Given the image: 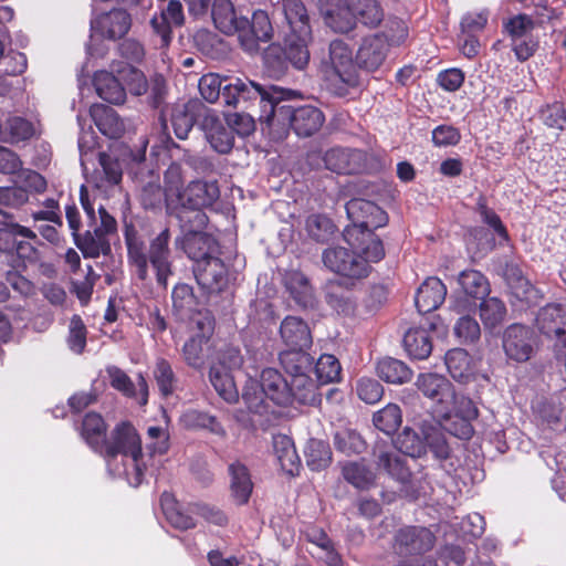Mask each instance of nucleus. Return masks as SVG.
I'll return each mask as SVG.
<instances>
[{
    "label": "nucleus",
    "instance_id": "obj_1",
    "mask_svg": "<svg viewBox=\"0 0 566 566\" xmlns=\"http://www.w3.org/2000/svg\"><path fill=\"white\" fill-rule=\"evenodd\" d=\"M344 240L350 247H331L323 251L322 261L331 272L349 280H360L370 272V263L385 256L381 240L375 233L361 232L358 227H346Z\"/></svg>",
    "mask_w": 566,
    "mask_h": 566
},
{
    "label": "nucleus",
    "instance_id": "obj_2",
    "mask_svg": "<svg viewBox=\"0 0 566 566\" xmlns=\"http://www.w3.org/2000/svg\"><path fill=\"white\" fill-rule=\"evenodd\" d=\"M101 454L113 476L126 479L132 486L143 482L145 463L142 440L130 423L120 422L114 428Z\"/></svg>",
    "mask_w": 566,
    "mask_h": 566
},
{
    "label": "nucleus",
    "instance_id": "obj_3",
    "mask_svg": "<svg viewBox=\"0 0 566 566\" xmlns=\"http://www.w3.org/2000/svg\"><path fill=\"white\" fill-rule=\"evenodd\" d=\"M127 258L134 274L140 280L149 279V265L153 269L157 284L167 287L168 279L174 274L171 250L169 248L170 233L164 229L149 243L148 249L129 231H126Z\"/></svg>",
    "mask_w": 566,
    "mask_h": 566
},
{
    "label": "nucleus",
    "instance_id": "obj_4",
    "mask_svg": "<svg viewBox=\"0 0 566 566\" xmlns=\"http://www.w3.org/2000/svg\"><path fill=\"white\" fill-rule=\"evenodd\" d=\"M282 6L289 32L284 38L285 59L297 70L310 62L308 44L312 41V27L307 10L302 0H279Z\"/></svg>",
    "mask_w": 566,
    "mask_h": 566
},
{
    "label": "nucleus",
    "instance_id": "obj_5",
    "mask_svg": "<svg viewBox=\"0 0 566 566\" xmlns=\"http://www.w3.org/2000/svg\"><path fill=\"white\" fill-rule=\"evenodd\" d=\"M220 197L217 181L195 180L177 195L172 214L184 224L205 228L208 221L203 209L210 208Z\"/></svg>",
    "mask_w": 566,
    "mask_h": 566
},
{
    "label": "nucleus",
    "instance_id": "obj_6",
    "mask_svg": "<svg viewBox=\"0 0 566 566\" xmlns=\"http://www.w3.org/2000/svg\"><path fill=\"white\" fill-rule=\"evenodd\" d=\"M240 105L248 104L253 99H259V120L262 124H266L268 127L273 125L275 104H280L283 101H292L301 97V93L298 91L284 88L276 85L262 86L247 78L240 83Z\"/></svg>",
    "mask_w": 566,
    "mask_h": 566
},
{
    "label": "nucleus",
    "instance_id": "obj_7",
    "mask_svg": "<svg viewBox=\"0 0 566 566\" xmlns=\"http://www.w3.org/2000/svg\"><path fill=\"white\" fill-rule=\"evenodd\" d=\"M324 122L325 116L316 106L293 107L275 104L273 125L270 128L290 126L297 136L308 137L318 132Z\"/></svg>",
    "mask_w": 566,
    "mask_h": 566
},
{
    "label": "nucleus",
    "instance_id": "obj_8",
    "mask_svg": "<svg viewBox=\"0 0 566 566\" xmlns=\"http://www.w3.org/2000/svg\"><path fill=\"white\" fill-rule=\"evenodd\" d=\"M357 64L353 51L343 40H333L328 45V55L322 61V69L328 80H338L346 86L358 84Z\"/></svg>",
    "mask_w": 566,
    "mask_h": 566
},
{
    "label": "nucleus",
    "instance_id": "obj_9",
    "mask_svg": "<svg viewBox=\"0 0 566 566\" xmlns=\"http://www.w3.org/2000/svg\"><path fill=\"white\" fill-rule=\"evenodd\" d=\"M418 390L432 402L433 411L441 418H450L454 406V387L443 376L426 373L416 380Z\"/></svg>",
    "mask_w": 566,
    "mask_h": 566
},
{
    "label": "nucleus",
    "instance_id": "obj_10",
    "mask_svg": "<svg viewBox=\"0 0 566 566\" xmlns=\"http://www.w3.org/2000/svg\"><path fill=\"white\" fill-rule=\"evenodd\" d=\"M503 27L511 38L512 50L517 60H528L538 46L537 39L532 34L535 29L533 19L527 14H517L504 22Z\"/></svg>",
    "mask_w": 566,
    "mask_h": 566
},
{
    "label": "nucleus",
    "instance_id": "obj_11",
    "mask_svg": "<svg viewBox=\"0 0 566 566\" xmlns=\"http://www.w3.org/2000/svg\"><path fill=\"white\" fill-rule=\"evenodd\" d=\"M537 342L534 332L523 324L509 325L502 335V347L506 357L516 363H524L533 356Z\"/></svg>",
    "mask_w": 566,
    "mask_h": 566
},
{
    "label": "nucleus",
    "instance_id": "obj_12",
    "mask_svg": "<svg viewBox=\"0 0 566 566\" xmlns=\"http://www.w3.org/2000/svg\"><path fill=\"white\" fill-rule=\"evenodd\" d=\"M181 237L176 239V244L180 247L189 259L196 262V265L211 258L218 251V244L216 240L205 233L203 228H196L192 224L186 226L184 222H179Z\"/></svg>",
    "mask_w": 566,
    "mask_h": 566
},
{
    "label": "nucleus",
    "instance_id": "obj_13",
    "mask_svg": "<svg viewBox=\"0 0 566 566\" xmlns=\"http://www.w3.org/2000/svg\"><path fill=\"white\" fill-rule=\"evenodd\" d=\"M346 212L352 220L348 227H358L361 232L374 233L373 229L384 227L388 221L387 213L379 206L360 198L349 200Z\"/></svg>",
    "mask_w": 566,
    "mask_h": 566
},
{
    "label": "nucleus",
    "instance_id": "obj_14",
    "mask_svg": "<svg viewBox=\"0 0 566 566\" xmlns=\"http://www.w3.org/2000/svg\"><path fill=\"white\" fill-rule=\"evenodd\" d=\"M389 52V43L381 33H374L361 39L355 62L357 66L366 72H376L385 63Z\"/></svg>",
    "mask_w": 566,
    "mask_h": 566
},
{
    "label": "nucleus",
    "instance_id": "obj_15",
    "mask_svg": "<svg viewBox=\"0 0 566 566\" xmlns=\"http://www.w3.org/2000/svg\"><path fill=\"white\" fill-rule=\"evenodd\" d=\"M434 536L426 527L406 526L395 535L394 549L400 556L419 555L430 551Z\"/></svg>",
    "mask_w": 566,
    "mask_h": 566
},
{
    "label": "nucleus",
    "instance_id": "obj_16",
    "mask_svg": "<svg viewBox=\"0 0 566 566\" xmlns=\"http://www.w3.org/2000/svg\"><path fill=\"white\" fill-rule=\"evenodd\" d=\"M319 12L325 24L337 33H348L356 27L352 0H319Z\"/></svg>",
    "mask_w": 566,
    "mask_h": 566
},
{
    "label": "nucleus",
    "instance_id": "obj_17",
    "mask_svg": "<svg viewBox=\"0 0 566 566\" xmlns=\"http://www.w3.org/2000/svg\"><path fill=\"white\" fill-rule=\"evenodd\" d=\"M193 271L198 284L208 293H219L228 286L227 266L214 255L199 262Z\"/></svg>",
    "mask_w": 566,
    "mask_h": 566
},
{
    "label": "nucleus",
    "instance_id": "obj_18",
    "mask_svg": "<svg viewBox=\"0 0 566 566\" xmlns=\"http://www.w3.org/2000/svg\"><path fill=\"white\" fill-rule=\"evenodd\" d=\"M272 35L273 27L269 14L263 10H256L251 21L249 20V25L239 31L238 38L244 51L254 53L259 50V42H268Z\"/></svg>",
    "mask_w": 566,
    "mask_h": 566
},
{
    "label": "nucleus",
    "instance_id": "obj_19",
    "mask_svg": "<svg viewBox=\"0 0 566 566\" xmlns=\"http://www.w3.org/2000/svg\"><path fill=\"white\" fill-rule=\"evenodd\" d=\"M130 27V14L123 9L111 10L91 21L92 32L109 40L122 39Z\"/></svg>",
    "mask_w": 566,
    "mask_h": 566
},
{
    "label": "nucleus",
    "instance_id": "obj_20",
    "mask_svg": "<svg viewBox=\"0 0 566 566\" xmlns=\"http://www.w3.org/2000/svg\"><path fill=\"white\" fill-rule=\"evenodd\" d=\"M137 184L139 187V201L145 209H159L163 203L167 201V207L171 212L174 207L168 199V195L160 186L159 174L154 170L147 172L139 171L136 174Z\"/></svg>",
    "mask_w": 566,
    "mask_h": 566
},
{
    "label": "nucleus",
    "instance_id": "obj_21",
    "mask_svg": "<svg viewBox=\"0 0 566 566\" xmlns=\"http://www.w3.org/2000/svg\"><path fill=\"white\" fill-rule=\"evenodd\" d=\"M200 127L205 132L210 146L217 153L228 154L232 149L234 143L233 134L216 113L206 111Z\"/></svg>",
    "mask_w": 566,
    "mask_h": 566
},
{
    "label": "nucleus",
    "instance_id": "obj_22",
    "mask_svg": "<svg viewBox=\"0 0 566 566\" xmlns=\"http://www.w3.org/2000/svg\"><path fill=\"white\" fill-rule=\"evenodd\" d=\"M323 160L328 170L350 175L364 168L365 155L357 149L334 147L325 153Z\"/></svg>",
    "mask_w": 566,
    "mask_h": 566
},
{
    "label": "nucleus",
    "instance_id": "obj_23",
    "mask_svg": "<svg viewBox=\"0 0 566 566\" xmlns=\"http://www.w3.org/2000/svg\"><path fill=\"white\" fill-rule=\"evenodd\" d=\"M106 375L111 386L125 397L136 398L138 403L144 406L148 401V385L142 374L138 375L137 385L130 377L117 366H107Z\"/></svg>",
    "mask_w": 566,
    "mask_h": 566
},
{
    "label": "nucleus",
    "instance_id": "obj_24",
    "mask_svg": "<svg viewBox=\"0 0 566 566\" xmlns=\"http://www.w3.org/2000/svg\"><path fill=\"white\" fill-rule=\"evenodd\" d=\"M185 22L182 4L179 0H170L167 8L150 20V25L161 39V45L167 46L171 41V28L181 27Z\"/></svg>",
    "mask_w": 566,
    "mask_h": 566
},
{
    "label": "nucleus",
    "instance_id": "obj_25",
    "mask_svg": "<svg viewBox=\"0 0 566 566\" xmlns=\"http://www.w3.org/2000/svg\"><path fill=\"white\" fill-rule=\"evenodd\" d=\"M454 311L463 314L458 318L454 324L453 332L455 337L462 344H474L481 337V327L479 322L471 315H465V312L475 308V303L458 297L453 304Z\"/></svg>",
    "mask_w": 566,
    "mask_h": 566
},
{
    "label": "nucleus",
    "instance_id": "obj_26",
    "mask_svg": "<svg viewBox=\"0 0 566 566\" xmlns=\"http://www.w3.org/2000/svg\"><path fill=\"white\" fill-rule=\"evenodd\" d=\"M259 386L263 389L268 400L276 406H289L293 402L289 381L274 368L262 370Z\"/></svg>",
    "mask_w": 566,
    "mask_h": 566
},
{
    "label": "nucleus",
    "instance_id": "obj_27",
    "mask_svg": "<svg viewBox=\"0 0 566 566\" xmlns=\"http://www.w3.org/2000/svg\"><path fill=\"white\" fill-rule=\"evenodd\" d=\"M211 14L216 28L224 34H239L249 25V19L238 17L230 0H214Z\"/></svg>",
    "mask_w": 566,
    "mask_h": 566
},
{
    "label": "nucleus",
    "instance_id": "obj_28",
    "mask_svg": "<svg viewBox=\"0 0 566 566\" xmlns=\"http://www.w3.org/2000/svg\"><path fill=\"white\" fill-rule=\"evenodd\" d=\"M374 458L378 469L386 471L392 479L401 483H407L410 480V470L406 467L403 458L395 450L382 443H377L374 448Z\"/></svg>",
    "mask_w": 566,
    "mask_h": 566
},
{
    "label": "nucleus",
    "instance_id": "obj_29",
    "mask_svg": "<svg viewBox=\"0 0 566 566\" xmlns=\"http://www.w3.org/2000/svg\"><path fill=\"white\" fill-rule=\"evenodd\" d=\"M93 85L97 95L111 104H123L126 99V90L119 75L113 71V64L111 72L97 71L94 74Z\"/></svg>",
    "mask_w": 566,
    "mask_h": 566
},
{
    "label": "nucleus",
    "instance_id": "obj_30",
    "mask_svg": "<svg viewBox=\"0 0 566 566\" xmlns=\"http://www.w3.org/2000/svg\"><path fill=\"white\" fill-rule=\"evenodd\" d=\"M447 287L438 277L427 279L418 289L415 303L419 313L436 311L446 300Z\"/></svg>",
    "mask_w": 566,
    "mask_h": 566
},
{
    "label": "nucleus",
    "instance_id": "obj_31",
    "mask_svg": "<svg viewBox=\"0 0 566 566\" xmlns=\"http://www.w3.org/2000/svg\"><path fill=\"white\" fill-rule=\"evenodd\" d=\"M90 115L103 135L109 138H119L123 135L125 125L112 107L94 104L90 108Z\"/></svg>",
    "mask_w": 566,
    "mask_h": 566
},
{
    "label": "nucleus",
    "instance_id": "obj_32",
    "mask_svg": "<svg viewBox=\"0 0 566 566\" xmlns=\"http://www.w3.org/2000/svg\"><path fill=\"white\" fill-rule=\"evenodd\" d=\"M283 342L290 348H307L312 344V336L307 324L295 316H287L280 327Z\"/></svg>",
    "mask_w": 566,
    "mask_h": 566
},
{
    "label": "nucleus",
    "instance_id": "obj_33",
    "mask_svg": "<svg viewBox=\"0 0 566 566\" xmlns=\"http://www.w3.org/2000/svg\"><path fill=\"white\" fill-rule=\"evenodd\" d=\"M285 286L290 295L303 308H314L316 305V297L308 279L298 271H291L286 273Z\"/></svg>",
    "mask_w": 566,
    "mask_h": 566
},
{
    "label": "nucleus",
    "instance_id": "obj_34",
    "mask_svg": "<svg viewBox=\"0 0 566 566\" xmlns=\"http://www.w3.org/2000/svg\"><path fill=\"white\" fill-rule=\"evenodd\" d=\"M539 332L547 337L558 336L564 332L566 314L559 304H548L542 307L536 316Z\"/></svg>",
    "mask_w": 566,
    "mask_h": 566
},
{
    "label": "nucleus",
    "instance_id": "obj_35",
    "mask_svg": "<svg viewBox=\"0 0 566 566\" xmlns=\"http://www.w3.org/2000/svg\"><path fill=\"white\" fill-rule=\"evenodd\" d=\"M99 168L94 170L93 182L97 188L118 185L123 176V167L120 161L114 156L99 153Z\"/></svg>",
    "mask_w": 566,
    "mask_h": 566
},
{
    "label": "nucleus",
    "instance_id": "obj_36",
    "mask_svg": "<svg viewBox=\"0 0 566 566\" xmlns=\"http://www.w3.org/2000/svg\"><path fill=\"white\" fill-rule=\"evenodd\" d=\"M229 474L233 500L238 504H245L253 490V483L248 468L240 462H233L229 465Z\"/></svg>",
    "mask_w": 566,
    "mask_h": 566
},
{
    "label": "nucleus",
    "instance_id": "obj_37",
    "mask_svg": "<svg viewBox=\"0 0 566 566\" xmlns=\"http://www.w3.org/2000/svg\"><path fill=\"white\" fill-rule=\"evenodd\" d=\"M446 366L451 377L467 382L474 376V364L465 349L454 348L446 354Z\"/></svg>",
    "mask_w": 566,
    "mask_h": 566
},
{
    "label": "nucleus",
    "instance_id": "obj_38",
    "mask_svg": "<svg viewBox=\"0 0 566 566\" xmlns=\"http://www.w3.org/2000/svg\"><path fill=\"white\" fill-rule=\"evenodd\" d=\"M376 373L381 380L394 385L407 384L413 376V371L403 361L391 357L380 359Z\"/></svg>",
    "mask_w": 566,
    "mask_h": 566
},
{
    "label": "nucleus",
    "instance_id": "obj_39",
    "mask_svg": "<svg viewBox=\"0 0 566 566\" xmlns=\"http://www.w3.org/2000/svg\"><path fill=\"white\" fill-rule=\"evenodd\" d=\"M180 421L187 429L208 430L212 434L221 438L227 436L226 429L218 419L205 411L189 409L181 415Z\"/></svg>",
    "mask_w": 566,
    "mask_h": 566
},
{
    "label": "nucleus",
    "instance_id": "obj_40",
    "mask_svg": "<svg viewBox=\"0 0 566 566\" xmlns=\"http://www.w3.org/2000/svg\"><path fill=\"white\" fill-rule=\"evenodd\" d=\"M273 448L281 469L290 475L296 474L300 467V458L292 439L285 434L274 436Z\"/></svg>",
    "mask_w": 566,
    "mask_h": 566
},
{
    "label": "nucleus",
    "instance_id": "obj_41",
    "mask_svg": "<svg viewBox=\"0 0 566 566\" xmlns=\"http://www.w3.org/2000/svg\"><path fill=\"white\" fill-rule=\"evenodd\" d=\"M197 102L175 104L170 109V123L175 135L179 139H186L195 124Z\"/></svg>",
    "mask_w": 566,
    "mask_h": 566
},
{
    "label": "nucleus",
    "instance_id": "obj_42",
    "mask_svg": "<svg viewBox=\"0 0 566 566\" xmlns=\"http://www.w3.org/2000/svg\"><path fill=\"white\" fill-rule=\"evenodd\" d=\"M81 433L93 450L99 453L103 452L107 438L106 424L101 415L95 412L87 413L83 419Z\"/></svg>",
    "mask_w": 566,
    "mask_h": 566
},
{
    "label": "nucleus",
    "instance_id": "obj_43",
    "mask_svg": "<svg viewBox=\"0 0 566 566\" xmlns=\"http://www.w3.org/2000/svg\"><path fill=\"white\" fill-rule=\"evenodd\" d=\"M479 312L484 329L490 333L502 325L507 315L505 303L496 296L484 297L479 305Z\"/></svg>",
    "mask_w": 566,
    "mask_h": 566
},
{
    "label": "nucleus",
    "instance_id": "obj_44",
    "mask_svg": "<svg viewBox=\"0 0 566 566\" xmlns=\"http://www.w3.org/2000/svg\"><path fill=\"white\" fill-rule=\"evenodd\" d=\"M458 283L464 296L483 300L490 293V283L484 274L476 270H464L459 274Z\"/></svg>",
    "mask_w": 566,
    "mask_h": 566
},
{
    "label": "nucleus",
    "instance_id": "obj_45",
    "mask_svg": "<svg viewBox=\"0 0 566 566\" xmlns=\"http://www.w3.org/2000/svg\"><path fill=\"white\" fill-rule=\"evenodd\" d=\"M4 219L0 221V251L13 252L17 245V237L36 240V233L30 228L13 222L9 216L3 214Z\"/></svg>",
    "mask_w": 566,
    "mask_h": 566
},
{
    "label": "nucleus",
    "instance_id": "obj_46",
    "mask_svg": "<svg viewBox=\"0 0 566 566\" xmlns=\"http://www.w3.org/2000/svg\"><path fill=\"white\" fill-rule=\"evenodd\" d=\"M304 349L290 348L280 354V363L291 378L312 370L313 358Z\"/></svg>",
    "mask_w": 566,
    "mask_h": 566
},
{
    "label": "nucleus",
    "instance_id": "obj_47",
    "mask_svg": "<svg viewBox=\"0 0 566 566\" xmlns=\"http://www.w3.org/2000/svg\"><path fill=\"white\" fill-rule=\"evenodd\" d=\"M403 346L413 359H426L432 350L429 334L424 328H410L403 336Z\"/></svg>",
    "mask_w": 566,
    "mask_h": 566
},
{
    "label": "nucleus",
    "instance_id": "obj_48",
    "mask_svg": "<svg viewBox=\"0 0 566 566\" xmlns=\"http://www.w3.org/2000/svg\"><path fill=\"white\" fill-rule=\"evenodd\" d=\"M355 23L376 28L384 20V10L377 0H352Z\"/></svg>",
    "mask_w": 566,
    "mask_h": 566
},
{
    "label": "nucleus",
    "instance_id": "obj_49",
    "mask_svg": "<svg viewBox=\"0 0 566 566\" xmlns=\"http://www.w3.org/2000/svg\"><path fill=\"white\" fill-rule=\"evenodd\" d=\"M75 244L85 258H98L111 253V242L106 234L87 231L83 238L75 237Z\"/></svg>",
    "mask_w": 566,
    "mask_h": 566
},
{
    "label": "nucleus",
    "instance_id": "obj_50",
    "mask_svg": "<svg viewBox=\"0 0 566 566\" xmlns=\"http://www.w3.org/2000/svg\"><path fill=\"white\" fill-rule=\"evenodd\" d=\"M160 505L167 521L175 528L189 530L195 527L193 517L181 510L180 505L170 493H163Z\"/></svg>",
    "mask_w": 566,
    "mask_h": 566
},
{
    "label": "nucleus",
    "instance_id": "obj_51",
    "mask_svg": "<svg viewBox=\"0 0 566 566\" xmlns=\"http://www.w3.org/2000/svg\"><path fill=\"white\" fill-rule=\"evenodd\" d=\"M344 479L356 489L367 490L374 485L376 475L366 467L365 463L358 461H348L342 465Z\"/></svg>",
    "mask_w": 566,
    "mask_h": 566
},
{
    "label": "nucleus",
    "instance_id": "obj_52",
    "mask_svg": "<svg viewBox=\"0 0 566 566\" xmlns=\"http://www.w3.org/2000/svg\"><path fill=\"white\" fill-rule=\"evenodd\" d=\"M210 382L218 395L227 402L233 403L239 399V391L230 371H223L218 366H211Z\"/></svg>",
    "mask_w": 566,
    "mask_h": 566
},
{
    "label": "nucleus",
    "instance_id": "obj_53",
    "mask_svg": "<svg viewBox=\"0 0 566 566\" xmlns=\"http://www.w3.org/2000/svg\"><path fill=\"white\" fill-rule=\"evenodd\" d=\"M289 386L293 394V401L301 405H315L319 402V396L314 381L308 373L291 378Z\"/></svg>",
    "mask_w": 566,
    "mask_h": 566
},
{
    "label": "nucleus",
    "instance_id": "obj_54",
    "mask_svg": "<svg viewBox=\"0 0 566 566\" xmlns=\"http://www.w3.org/2000/svg\"><path fill=\"white\" fill-rule=\"evenodd\" d=\"M113 71L119 75L123 85L125 84L132 94L139 96L146 92L147 82L144 74L129 63L123 61L114 62Z\"/></svg>",
    "mask_w": 566,
    "mask_h": 566
},
{
    "label": "nucleus",
    "instance_id": "obj_55",
    "mask_svg": "<svg viewBox=\"0 0 566 566\" xmlns=\"http://www.w3.org/2000/svg\"><path fill=\"white\" fill-rule=\"evenodd\" d=\"M398 451L411 458L426 454L424 434L421 436L410 428H405L394 440Z\"/></svg>",
    "mask_w": 566,
    "mask_h": 566
},
{
    "label": "nucleus",
    "instance_id": "obj_56",
    "mask_svg": "<svg viewBox=\"0 0 566 566\" xmlns=\"http://www.w3.org/2000/svg\"><path fill=\"white\" fill-rule=\"evenodd\" d=\"M172 307L180 319H185L198 307V302L190 285L180 283L172 290Z\"/></svg>",
    "mask_w": 566,
    "mask_h": 566
},
{
    "label": "nucleus",
    "instance_id": "obj_57",
    "mask_svg": "<svg viewBox=\"0 0 566 566\" xmlns=\"http://www.w3.org/2000/svg\"><path fill=\"white\" fill-rule=\"evenodd\" d=\"M242 399L247 405L248 409L258 415L273 413L270 409V405L263 389L259 386V382L253 379H249L244 386Z\"/></svg>",
    "mask_w": 566,
    "mask_h": 566
},
{
    "label": "nucleus",
    "instance_id": "obj_58",
    "mask_svg": "<svg viewBox=\"0 0 566 566\" xmlns=\"http://www.w3.org/2000/svg\"><path fill=\"white\" fill-rule=\"evenodd\" d=\"M459 416L464 422L461 426V431L458 436L462 439H469L472 436L473 429L469 423L470 420L478 417V409L473 401L464 396H458L454 391V406L450 410V417L452 415Z\"/></svg>",
    "mask_w": 566,
    "mask_h": 566
},
{
    "label": "nucleus",
    "instance_id": "obj_59",
    "mask_svg": "<svg viewBox=\"0 0 566 566\" xmlns=\"http://www.w3.org/2000/svg\"><path fill=\"white\" fill-rule=\"evenodd\" d=\"M325 298L337 313L348 314L353 311V302L349 292L343 289L339 280L328 281L325 285Z\"/></svg>",
    "mask_w": 566,
    "mask_h": 566
},
{
    "label": "nucleus",
    "instance_id": "obj_60",
    "mask_svg": "<svg viewBox=\"0 0 566 566\" xmlns=\"http://www.w3.org/2000/svg\"><path fill=\"white\" fill-rule=\"evenodd\" d=\"M305 453L307 465L313 471H321L327 468L332 462V452L329 446L323 440H310Z\"/></svg>",
    "mask_w": 566,
    "mask_h": 566
},
{
    "label": "nucleus",
    "instance_id": "obj_61",
    "mask_svg": "<svg viewBox=\"0 0 566 566\" xmlns=\"http://www.w3.org/2000/svg\"><path fill=\"white\" fill-rule=\"evenodd\" d=\"M373 421L375 427L386 434L394 433L402 421L401 410L395 403H388L386 407L377 411Z\"/></svg>",
    "mask_w": 566,
    "mask_h": 566
},
{
    "label": "nucleus",
    "instance_id": "obj_62",
    "mask_svg": "<svg viewBox=\"0 0 566 566\" xmlns=\"http://www.w3.org/2000/svg\"><path fill=\"white\" fill-rule=\"evenodd\" d=\"M334 446L337 451L346 454H358L366 449L364 439L355 430L345 429L334 436Z\"/></svg>",
    "mask_w": 566,
    "mask_h": 566
},
{
    "label": "nucleus",
    "instance_id": "obj_63",
    "mask_svg": "<svg viewBox=\"0 0 566 566\" xmlns=\"http://www.w3.org/2000/svg\"><path fill=\"white\" fill-rule=\"evenodd\" d=\"M305 228L308 235L317 242L327 241L335 232V226L332 220L321 213L308 216Z\"/></svg>",
    "mask_w": 566,
    "mask_h": 566
},
{
    "label": "nucleus",
    "instance_id": "obj_64",
    "mask_svg": "<svg viewBox=\"0 0 566 566\" xmlns=\"http://www.w3.org/2000/svg\"><path fill=\"white\" fill-rule=\"evenodd\" d=\"M154 377L163 396L172 395L176 389L177 379L171 365L166 359L158 358L156 360Z\"/></svg>",
    "mask_w": 566,
    "mask_h": 566
}]
</instances>
